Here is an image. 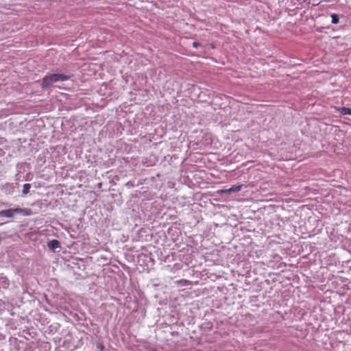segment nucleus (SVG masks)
I'll return each instance as SVG.
<instances>
[{
	"mask_svg": "<svg viewBox=\"0 0 351 351\" xmlns=\"http://www.w3.org/2000/svg\"><path fill=\"white\" fill-rule=\"evenodd\" d=\"M69 76L64 74H50L46 75L43 80L42 86L43 88H46L51 85L54 82H64L69 80Z\"/></svg>",
	"mask_w": 351,
	"mask_h": 351,
	"instance_id": "f257e3e1",
	"label": "nucleus"
},
{
	"mask_svg": "<svg viewBox=\"0 0 351 351\" xmlns=\"http://www.w3.org/2000/svg\"><path fill=\"white\" fill-rule=\"evenodd\" d=\"M14 214H22L23 215H30L32 211L28 208H11L8 210H3L0 211V217H12Z\"/></svg>",
	"mask_w": 351,
	"mask_h": 351,
	"instance_id": "f03ea898",
	"label": "nucleus"
},
{
	"mask_svg": "<svg viewBox=\"0 0 351 351\" xmlns=\"http://www.w3.org/2000/svg\"><path fill=\"white\" fill-rule=\"evenodd\" d=\"M242 188H243L242 184L234 185L228 189L219 190L217 193L222 194V193H231L232 192H239L242 189Z\"/></svg>",
	"mask_w": 351,
	"mask_h": 351,
	"instance_id": "7ed1b4c3",
	"label": "nucleus"
},
{
	"mask_svg": "<svg viewBox=\"0 0 351 351\" xmlns=\"http://www.w3.org/2000/svg\"><path fill=\"white\" fill-rule=\"evenodd\" d=\"M338 111L343 115L350 114L351 115V108L341 107L338 108Z\"/></svg>",
	"mask_w": 351,
	"mask_h": 351,
	"instance_id": "20e7f679",
	"label": "nucleus"
},
{
	"mask_svg": "<svg viewBox=\"0 0 351 351\" xmlns=\"http://www.w3.org/2000/svg\"><path fill=\"white\" fill-rule=\"evenodd\" d=\"M49 247L52 250H55L60 247V243L58 241L53 239L49 243Z\"/></svg>",
	"mask_w": 351,
	"mask_h": 351,
	"instance_id": "39448f33",
	"label": "nucleus"
},
{
	"mask_svg": "<svg viewBox=\"0 0 351 351\" xmlns=\"http://www.w3.org/2000/svg\"><path fill=\"white\" fill-rule=\"evenodd\" d=\"M31 185L29 184H25L23 186V194L27 195L29 192Z\"/></svg>",
	"mask_w": 351,
	"mask_h": 351,
	"instance_id": "423d86ee",
	"label": "nucleus"
},
{
	"mask_svg": "<svg viewBox=\"0 0 351 351\" xmlns=\"http://www.w3.org/2000/svg\"><path fill=\"white\" fill-rule=\"evenodd\" d=\"M331 18H332V23L333 24H337L339 23V16L336 14H332L331 15Z\"/></svg>",
	"mask_w": 351,
	"mask_h": 351,
	"instance_id": "0eeeda50",
	"label": "nucleus"
},
{
	"mask_svg": "<svg viewBox=\"0 0 351 351\" xmlns=\"http://www.w3.org/2000/svg\"><path fill=\"white\" fill-rule=\"evenodd\" d=\"M178 283H180V285H182L183 286H187V285H191L192 284V282H191L188 280L182 279V280H179Z\"/></svg>",
	"mask_w": 351,
	"mask_h": 351,
	"instance_id": "6e6552de",
	"label": "nucleus"
},
{
	"mask_svg": "<svg viewBox=\"0 0 351 351\" xmlns=\"http://www.w3.org/2000/svg\"><path fill=\"white\" fill-rule=\"evenodd\" d=\"M199 45H200V44H199V43H197V42H194V43H193V46L195 48L198 47Z\"/></svg>",
	"mask_w": 351,
	"mask_h": 351,
	"instance_id": "1a4fd4ad",
	"label": "nucleus"
},
{
	"mask_svg": "<svg viewBox=\"0 0 351 351\" xmlns=\"http://www.w3.org/2000/svg\"><path fill=\"white\" fill-rule=\"evenodd\" d=\"M97 347L99 348V349H101V350H103L104 346L101 344H99Z\"/></svg>",
	"mask_w": 351,
	"mask_h": 351,
	"instance_id": "9d476101",
	"label": "nucleus"
}]
</instances>
